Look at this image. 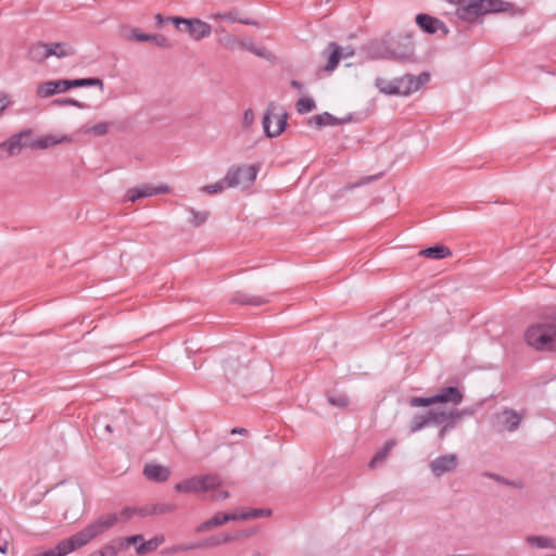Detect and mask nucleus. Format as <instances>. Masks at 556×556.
Instances as JSON below:
<instances>
[{
    "label": "nucleus",
    "mask_w": 556,
    "mask_h": 556,
    "mask_svg": "<svg viewBox=\"0 0 556 556\" xmlns=\"http://www.w3.org/2000/svg\"><path fill=\"white\" fill-rule=\"evenodd\" d=\"M527 343L540 351H556V319L530 326L525 332Z\"/></svg>",
    "instance_id": "nucleus-1"
},
{
    "label": "nucleus",
    "mask_w": 556,
    "mask_h": 556,
    "mask_svg": "<svg viewBox=\"0 0 556 556\" xmlns=\"http://www.w3.org/2000/svg\"><path fill=\"white\" fill-rule=\"evenodd\" d=\"M509 3L503 0H470L456 9V15L466 22H473L488 13L507 11Z\"/></svg>",
    "instance_id": "nucleus-2"
},
{
    "label": "nucleus",
    "mask_w": 556,
    "mask_h": 556,
    "mask_svg": "<svg viewBox=\"0 0 556 556\" xmlns=\"http://www.w3.org/2000/svg\"><path fill=\"white\" fill-rule=\"evenodd\" d=\"M464 395L457 387H446L432 396H413L408 403L410 407H427L437 403H451L458 405L463 402Z\"/></svg>",
    "instance_id": "nucleus-3"
},
{
    "label": "nucleus",
    "mask_w": 556,
    "mask_h": 556,
    "mask_svg": "<svg viewBox=\"0 0 556 556\" xmlns=\"http://www.w3.org/2000/svg\"><path fill=\"white\" fill-rule=\"evenodd\" d=\"M287 119L288 113L270 102L262 121L265 135L269 138L279 136L286 129Z\"/></svg>",
    "instance_id": "nucleus-4"
},
{
    "label": "nucleus",
    "mask_w": 556,
    "mask_h": 556,
    "mask_svg": "<svg viewBox=\"0 0 556 556\" xmlns=\"http://www.w3.org/2000/svg\"><path fill=\"white\" fill-rule=\"evenodd\" d=\"M222 484L217 475L194 476L176 483L175 490L179 493L206 492L218 488Z\"/></svg>",
    "instance_id": "nucleus-5"
},
{
    "label": "nucleus",
    "mask_w": 556,
    "mask_h": 556,
    "mask_svg": "<svg viewBox=\"0 0 556 556\" xmlns=\"http://www.w3.org/2000/svg\"><path fill=\"white\" fill-rule=\"evenodd\" d=\"M175 27L182 33H187L191 39L200 41L212 34V27L208 23L200 18L169 17Z\"/></svg>",
    "instance_id": "nucleus-6"
},
{
    "label": "nucleus",
    "mask_w": 556,
    "mask_h": 556,
    "mask_svg": "<svg viewBox=\"0 0 556 556\" xmlns=\"http://www.w3.org/2000/svg\"><path fill=\"white\" fill-rule=\"evenodd\" d=\"M258 166L254 164H243L240 166H230L225 175L228 188L242 186L250 187L256 179Z\"/></svg>",
    "instance_id": "nucleus-7"
},
{
    "label": "nucleus",
    "mask_w": 556,
    "mask_h": 556,
    "mask_svg": "<svg viewBox=\"0 0 556 556\" xmlns=\"http://www.w3.org/2000/svg\"><path fill=\"white\" fill-rule=\"evenodd\" d=\"M430 80V74L427 72L420 73L418 76L406 74L395 78V84L400 89V96H409L418 91L422 86Z\"/></svg>",
    "instance_id": "nucleus-8"
},
{
    "label": "nucleus",
    "mask_w": 556,
    "mask_h": 556,
    "mask_svg": "<svg viewBox=\"0 0 556 556\" xmlns=\"http://www.w3.org/2000/svg\"><path fill=\"white\" fill-rule=\"evenodd\" d=\"M522 416L514 409L505 408L495 414L494 426L498 431L514 432L518 429Z\"/></svg>",
    "instance_id": "nucleus-9"
},
{
    "label": "nucleus",
    "mask_w": 556,
    "mask_h": 556,
    "mask_svg": "<svg viewBox=\"0 0 556 556\" xmlns=\"http://www.w3.org/2000/svg\"><path fill=\"white\" fill-rule=\"evenodd\" d=\"M457 466L458 457L455 454L441 455L429 463V469L437 478L454 472Z\"/></svg>",
    "instance_id": "nucleus-10"
},
{
    "label": "nucleus",
    "mask_w": 556,
    "mask_h": 556,
    "mask_svg": "<svg viewBox=\"0 0 556 556\" xmlns=\"http://www.w3.org/2000/svg\"><path fill=\"white\" fill-rule=\"evenodd\" d=\"M29 134L30 130H22L11 136L8 140L0 143V151L4 150L7 157L17 155L24 148H29V140H26Z\"/></svg>",
    "instance_id": "nucleus-11"
},
{
    "label": "nucleus",
    "mask_w": 556,
    "mask_h": 556,
    "mask_svg": "<svg viewBox=\"0 0 556 556\" xmlns=\"http://www.w3.org/2000/svg\"><path fill=\"white\" fill-rule=\"evenodd\" d=\"M68 90L67 79L47 80L40 83L36 88V94L39 98H49L56 93H63Z\"/></svg>",
    "instance_id": "nucleus-12"
},
{
    "label": "nucleus",
    "mask_w": 556,
    "mask_h": 556,
    "mask_svg": "<svg viewBox=\"0 0 556 556\" xmlns=\"http://www.w3.org/2000/svg\"><path fill=\"white\" fill-rule=\"evenodd\" d=\"M416 23L427 34H435L439 30L444 35L448 33V28L441 20L426 13L418 14Z\"/></svg>",
    "instance_id": "nucleus-13"
},
{
    "label": "nucleus",
    "mask_w": 556,
    "mask_h": 556,
    "mask_svg": "<svg viewBox=\"0 0 556 556\" xmlns=\"http://www.w3.org/2000/svg\"><path fill=\"white\" fill-rule=\"evenodd\" d=\"M134 516H138L137 507H125L121 510V513L116 514H108L99 517L97 520L91 522L90 525H94L99 521H110V525L102 531V534L114 527L119 521H127L131 519Z\"/></svg>",
    "instance_id": "nucleus-14"
},
{
    "label": "nucleus",
    "mask_w": 556,
    "mask_h": 556,
    "mask_svg": "<svg viewBox=\"0 0 556 556\" xmlns=\"http://www.w3.org/2000/svg\"><path fill=\"white\" fill-rule=\"evenodd\" d=\"M72 139L67 135L56 136V135H47L36 140H29V148L34 150H45L50 147L71 142Z\"/></svg>",
    "instance_id": "nucleus-15"
},
{
    "label": "nucleus",
    "mask_w": 556,
    "mask_h": 556,
    "mask_svg": "<svg viewBox=\"0 0 556 556\" xmlns=\"http://www.w3.org/2000/svg\"><path fill=\"white\" fill-rule=\"evenodd\" d=\"M210 18L213 21L223 20V21H228L231 23H240L243 25H251V26L258 25V23L254 20L241 17L238 9H231V10L224 11V12L212 13L210 15Z\"/></svg>",
    "instance_id": "nucleus-16"
},
{
    "label": "nucleus",
    "mask_w": 556,
    "mask_h": 556,
    "mask_svg": "<svg viewBox=\"0 0 556 556\" xmlns=\"http://www.w3.org/2000/svg\"><path fill=\"white\" fill-rule=\"evenodd\" d=\"M143 473L151 481L164 482L169 478L170 469L166 466L151 463L144 466Z\"/></svg>",
    "instance_id": "nucleus-17"
},
{
    "label": "nucleus",
    "mask_w": 556,
    "mask_h": 556,
    "mask_svg": "<svg viewBox=\"0 0 556 556\" xmlns=\"http://www.w3.org/2000/svg\"><path fill=\"white\" fill-rule=\"evenodd\" d=\"M323 55L328 59L324 70L326 72H333L342 58V49L338 43L331 41L327 45Z\"/></svg>",
    "instance_id": "nucleus-18"
},
{
    "label": "nucleus",
    "mask_w": 556,
    "mask_h": 556,
    "mask_svg": "<svg viewBox=\"0 0 556 556\" xmlns=\"http://www.w3.org/2000/svg\"><path fill=\"white\" fill-rule=\"evenodd\" d=\"M470 414H472V412L470 409H463V410L452 409V410H450L447 420L442 424L443 427L441 428V430L438 433L439 439L442 440L448 431L453 430L456 427L457 421L462 417H464L466 415H470Z\"/></svg>",
    "instance_id": "nucleus-19"
},
{
    "label": "nucleus",
    "mask_w": 556,
    "mask_h": 556,
    "mask_svg": "<svg viewBox=\"0 0 556 556\" xmlns=\"http://www.w3.org/2000/svg\"><path fill=\"white\" fill-rule=\"evenodd\" d=\"M49 58L55 56L58 59H63L71 56L75 53V49L68 42H51L47 43Z\"/></svg>",
    "instance_id": "nucleus-20"
},
{
    "label": "nucleus",
    "mask_w": 556,
    "mask_h": 556,
    "mask_svg": "<svg viewBox=\"0 0 556 556\" xmlns=\"http://www.w3.org/2000/svg\"><path fill=\"white\" fill-rule=\"evenodd\" d=\"M343 122L344 121L337 118L336 116L328 112L314 115L308 119V124L315 126L316 128H323L325 126H336L342 124Z\"/></svg>",
    "instance_id": "nucleus-21"
},
{
    "label": "nucleus",
    "mask_w": 556,
    "mask_h": 556,
    "mask_svg": "<svg viewBox=\"0 0 556 556\" xmlns=\"http://www.w3.org/2000/svg\"><path fill=\"white\" fill-rule=\"evenodd\" d=\"M28 58L36 63H43L49 59L48 46L45 42H37L28 50Z\"/></svg>",
    "instance_id": "nucleus-22"
},
{
    "label": "nucleus",
    "mask_w": 556,
    "mask_h": 556,
    "mask_svg": "<svg viewBox=\"0 0 556 556\" xmlns=\"http://www.w3.org/2000/svg\"><path fill=\"white\" fill-rule=\"evenodd\" d=\"M526 542L528 544H530L532 547L539 548V549H545V548L554 549V548H556V541L554 539H552V538H548V536L529 535V536L526 538Z\"/></svg>",
    "instance_id": "nucleus-23"
},
{
    "label": "nucleus",
    "mask_w": 556,
    "mask_h": 556,
    "mask_svg": "<svg viewBox=\"0 0 556 556\" xmlns=\"http://www.w3.org/2000/svg\"><path fill=\"white\" fill-rule=\"evenodd\" d=\"M67 85L68 90L78 87H98L100 91L104 90L103 80L97 77L67 79Z\"/></svg>",
    "instance_id": "nucleus-24"
},
{
    "label": "nucleus",
    "mask_w": 556,
    "mask_h": 556,
    "mask_svg": "<svg viewBox=\"0 0 556 556\" xmlns=\"http://www.w3.org/2000/svg\"><path fill=\"white\" fill-rule=\"evenodd\" d=\"M419 255L432 258V260H442L452 255V252L448 248L444 245H434L427 249H424L419 252Z\"/></svg>",
    "instance_id": "nucleus-25"
},
{
    "label": "nucleus",
    "mask_w": 556,
    "mask_h": 556,
    "mask_svg": "<svg viewBox=\"0 0 556 556\" xmlns=\"http://www.w3.org/2000/svg\"><path fill=\"white\" fill-rule=\"evenodd\" d=\"M375 87L387 96H400V89L395 84V78L392 80H387L382 77H377L375 79Z\"/></svg>",
    "instance_id": "nucleus-26"
},
{
    "label": "nucleus",
    "mask_w": 556,
    "mask_h": 556,
    "mask_svg": "<svg viewBox=\"0 0 556 556\" xmlns=\"http://www.w3.org/2000/svg\"><path fill=\"white\" fill-rule=\"evenodd\" d=\"M232 540H235V536L232 534L227 533V534H223V535L211 536L208 539L195 542V545H197V548L208 547V546L210 547L218 546L222 544H226Z\"/></svg>",
    "instance_id": "nucleus-27"
},
{
    "label": "nucleus",
    "mask_w": 556,
    "mask_h": 556,
    "mask_svg": "<svg viewBox=\"0 0 556 556\" xmlns=\"http://www.w3.org/2000/svg\"><path fill=\"white\" fill-rule=\"evenodd\" d=\"M165 542L164 535H155L154 538L142 542L137 548L136 552L138 555H144L149 552L155 551L160 545Z\"/></svg>",
    "instance_id": "nucleus-28"
},
{
    "label": "nucleus",
    "mask_w": 556,
    "mask_h": 556,
    "mask_svg": "<svg viewBox=\"0 0 556 556\" xmlns=\"http://www.w3.org/2000/svg\"><path fill=\"white\" fill-rule=\"evenodd\" d=\"M429 426H430L429 412L421 413V414H415L410 421L409 431L412 433H415V432H418Z\"/></svg>",
    "instance_id": "nucleus-29"
},
{
    "label": "nucleus",
    "mask_w": 556,
    "mask_h": 556,
    "mask_svg": "<svg viewBox=\"0 0 556 556\" xmlns=\"http://www.w3.org/2000/svg\"><path fill=\"white\" fill-rule=\"evenodd\" d=\"M232 302L233 303H238V304H241V305H262L264 303L267 302V300L263 296H252V295H249V294H245V293H237L233 298H232Z\"/></svg>",
    "instance_id": "nucleus-30"
},
{
    "label": "nucleus",
    "mask_w": 556,
    "mask_h": 556,
    "mask_svg": "<svg viewBox=\"0 0 556 556\" xmlns=\"http://www.w3.org/2000/svg\"><path fill=\"white\" fill-rule=\"evenodd\" d=\"M187 211L191 214L189 223L194 227H200L208 219V211H195L193 207H188Z\"/></svg>",
    "instance_id": "nucleus-31"
},
{
    "label": "nucleus",
    "mask_w": 556,
    "mask_h": 556,
    "mask_svg": "<svg viewBox=\"0 0 556 556\" xmlns=\"http://www.w3.org/2000/svg\"><path fill=\"white\" fill-rule=\"evenodd\" d=\"M241 49H244L260 58H267L268 53L265 48L257 47L252 38L241 40Z\"/></svg>",
    "instance_id": "nucleus-32"
},
{
    "label": "nucleus",
    "mask_w": 556,
    "mask_h": 556,
    "mask_svg": "<svg viewBox=\"0 0 556 556\" xmlns=\"http://www.w3.org/2000/svg\"><path fill=\"white\" fill-rule=\"evenodd\" d=\"M270 515H271L270 509L253 508V509H249V510H245V511L237 515V520L268 517Z\"/></svg>",
    "instance_id": "nucleus-33"
},
{
    "label": "nucleus",
    "mask_w": 556,
    "mask_h": 556,
    "mask_svg": "<svg viewBox=\"0 0 556 556\" xmlns=\"http://www.w3.org/2000/svg\"><path fill=\"white\" fill-rule=\"evenodd\" d=\"M219 43L227 50L235 51L241 48V39L232 34H226L219 39Z\"/></svg>",
    "instance_id": "nucleus-34"
},
{
    "label": "nucleus",
    "mask_w": 556,
    "mask_h": 556,
    "mask_svg": "<svg viewBox=\"0 0 556 556\" xmlns=\"http://www.w3.org/2000/svg\"><path fill=\"white\" fill-rule=\"evenodd\" d=\"M295 109L299 114H305L316 109V103L312 98H301L295 103Z\"/></svg>",
    "instance_id": "nucleus-35"
},
{
    "label": "nucleus",
    "mask_w": 556,
    "mask_h": 556,
    "mask_svg": "<svg viewBox=\"0 0 556 556\" xmlns=\"http://www.w3.org/2000/svg\"><path fill=\"white\" fill-rule=\"evenodd\" d=\"M226 188H228V184L226 181V178L224 177V179L222 180L202 187L201 190L207 194H217L222 193Z\"/></svg>",
    "instance_id": "nucleus-36"
},
{
    "label": "nucleus",
    "mask_w": 556,
    "mask_h": 556,
    "mask_svg": "<svg viewBox=\"0 0 556 556\" xmlns=\"http://www.w3.org/2000/svg\"><path fill=\"white\" fill-rule=\"evenodd\" d=\"M327 401L330 405L340 407V408H344L350 404V400H349L348 395H345L343 393L328 394Z\"/></svg>",
    "instance_id": "nucleus-37"
},
{
    "label": "nucleus",
    "mask_w": 556,
    "mask_h": 556,
    "mask_svg": "<svg viewBox=\"0 0 556 556\" xmlns=\"http://www.w3.org/2000/svg\"><path fill=\"white\" fill-rule=\"evenodd\" d=\"M448 418V413L441 409L429 410L430 426H439L445 422Z\"/></svg>",
    "instance_id": "nucleus-38"
},
{
    "label": "nucleus",
    "mask_w": 556,
    "mask_h": 556,
    "mask_svg": "<svg viewBox=\"0 0 556 556\" xmlns=\"http://www.w3.org/2000/svg\"><path fill=\"white\" fill-rule=\"evenodd\" d=\"M127 40L146 42L149 40V34L142 33L139 28H130L124 33Z\"/></svg>",
    "instance_id": "nucleus-39"
},
{
    "label": "nucleus",
    "mask_w": 556,
    "mask_h": 556,
    "mask_svg": "<svg viewBox=\"0 0 556 556\" xmlns=\"http://www.w3.org/2000/svg\"><path fill=\"white\" fill-rule=\"evenodd\" d=\"M109 131V124L108 123H99L91 127H86L84 129L85 134H92L94 136L101 137L106 135Z\"/></svg>",
    "instance_id": "nucleus-40"
},
{
    "label": "nucleus",
    "mask_w": 556,
    "mask_h": 556,
    "mask_svg": "<svg viewBox=\"0 0 556 556\" xmlns=\"http://www.w3.org/2000/svg\"><path fill=\"white\" fill-rule=\"evenodd\" d=\"M215 527L222 526L228 521L237 520V514H217L212 517Z\"/></svg>",
    "instance_id": "nucleus-41"
},
{
    "label": "nucleus",
    "mask_w": 556,
    "mask_h": 556,
    "mask_svg": "<svg viewBox=\"0 0 556 556\" xmlns=\"http://www.w3.org/2000/svg\"><path fill=\"white\" fill-rule=\"evenodd\" d=\"M192 549H197L195 543H185V544L174 545V546L167 548L165 551V553H167V554H176V553L186 552V551H192Z\"/></svg>",
    "instance_id": "nucleus-42"
},
{
    "label": "nucleus",
    "mask_w": 556,
    "mask_h": 556,
    "mask_svg": "<svg viewBox=\"0 0 556 556\" xmlns=\"http://www.w3.org/2000/svg\"><path fill=\"white\" fill-rule=\"evenodd\" d=\"M155 505V515H163L173 513L177 509V505L174 503H159Z\"/></svg>",
    "instance_id": "nucleus-43"
},
{
    "label": "nucleus",
    "mask_w": 556,
    "mask_h": 556,
    "mask_svg": "<svg viewBox=\"0 0 556 556\" xmlns=\"http://www.w3.org/2000/svg\"><path fill=\"white\" fill-rule=\"evenodd\" d=\"M148 41H151L155 46L161 47V48H169L170 47V43L167 40V38L161 34L149 35Z\"/></svg>",
    "instance_id": "nucleus-44"
},
{
    "label": "nucleus",
    "mask_w": 556,
    "mask_h": 556,
    "mask_svg": "<svg viewBox=\"0 0 556 556\" xmlns=\"http://www.w3.org/2000/svg\"><path fill=\"white\" fill-rule=\"evenodd\" d=\"M54 104H58V105H73V106H76L78 109H86L87 105L83 102H79L75 99H72V98H62V99H56L53 101Z\"/></svg>",
    "instance_id": "nucleus-45"
},
{
    "label": "nucleus",
    "mask_w": 556,
    "mask_h": 556,
    "mask_svg": "<svg viewBox=\"0 0 556 556\" xmlns=\"http://www.w3.org/2000/svg\"><path fill=\"white\" fill-rule=\"evenodd\" d=\"M380 177V175H372V176H365L363 178H361L358 181L354 182V184H350V185H346L343 189L344 190H352L356 187H361V186H364L366 184H369L376 179H378Z\"/></svg>",
    "instance_id": "nucleus-46"
},
{
    "label": "nucleus",
    "mask_w": 556,
    "mask_h": 556,
    "mask_svg": "<svg viewBox=\"0 0 556 556\" xmlns=\"http://www.w3.org/2000/svg\"><path fill=\"white\" fill-rule=\"evenodd\" d=\"M255 121V114L252 109H248L244 111L243 118H242V126L244 128H250Z\"/></svg>",
    "instance_id": "nucleus-47"
},
{
    "label": "nucleus",
    "mask_w": 556,
    "mask_h": 556,
    "mask_svg": "<svg viewBox=\"0 0 556 556\" xmlns=\"http://www.w3.org/2000/svg\"><path fill=\"white\" fill-rule=\"evenodd\" d=\"M388 456V448H382L381 451H379L371 459L369 466L371 468H375L377 465H379L380 463H382Z\"/></svg>",
    "instance_id": "nucleus-48"
},
{
    "label": "nucleus",
    "mask_w": 556,
    "mask_h": 556,
    "mask_svg": "<svg viewBox=\"0 0 556 556\" xmlns=\"http://www.w3.org/2000/svg\"><path fill=\"white\" fill-rule=\"evenodd\" d=\"M138 516L140 517H148L155 515V505L154 504H148L142 507H137Z\"/></svg>",
    "instance_id": "nucleus-49"
},
{
    "label": "nucleus",
    "mask_w": 556,
    "mask_h": 556,
    "mask_svg": "<svg viewBox=\"0 0 556 556\" xmlns=\"http://www.w3.org/2000/svg\"><path fill=\"white\" fill-rule=\"evenodd\" d=\"M141 191L139 187L131 188L126 193V200L130 202H136L137 200L142 198Z\"/></svg>",
    "instance_id": "nucleus-50"
},
{
    "label": "nucleus",
    "mask_w": 556,
    "mask_h": 556,
    "mask_svg": "<svg viewBox=\"0 0 556 556\" xmlns=\"http://www.w3.org/2000/svg\"><path fill=\"white\" fill-rule=\"evenodd\" d=\"M235 369H236V362L227 361L224 366V370H225L226 378L228 380L235 378V376H236Z\"/></svg>",
    "instance_id": "nucleus-51"
},
{
    "label": "nucleus",
    "mask_w": 556,
    "mask_h": 556,
    "mask_svg": "<svg viewBox=\"0 0 556 556\" xmlns=\"http://www.w3.org/2000/svg\"><path fill=\"white\" fill-rule=\"evenodd\" d=\"M101 556H116L118 549L113 544H106L102 548L99 549Z\"/></svg>",
    "instance_id": "nucleus-52"
},
{
    "label": "nucleus",
    "mask_w": 556,
    "mask_h": 556,
    "mask_svg": "<svg viewBox=\"0 0 556 556\" xmlns=\"http://www.w3.org/2000/svg\"><path fill=\"white\" fill-rule=\"evenodd\" d=\"M384 58L387 59H393V60H401V61H404V60H407L409 58L408 54H404V53H396L394 51H387L384 54H383Z\"/></svg>",
    "instance_id": "nucleus-53"
},
{
    "label": "nucleus",
    "mask_w": 556,
    "mask_h": 556,
    "mask_svg": "<svg viewBox=\"0 0 556 556\" xmlns=\"http://www.w3.org/2000/svg\"><path fill=\"white\" fill-rule=\"evenodd\" d=\"M139 188H140L141 193H144V194H142V198L155 195L154 187H152V186L143 185Z\"/></svg>",
    "instance_id": "nucleus-54"
},
{
    "label": "nucleus",
    "mask_w": 556,
    "mask_h": 556,
    "mask_svg": "<svg viewBox=\"0 0 556 556\" xmlns=\"http://www.w3.org/2000/svg\"><path fill=\"white\" fill-rule=\"evenodd\" d=\"M212 522H213V519L210 518L208 520H206V521L202 522L201 525H199L197 527V531L198 532H202V531L208 530L211 528H214L215 526Z\"/></svg>",
    "instance_id": "nucleus-55"
},
{
    "label": "nucleus",
    "mask_w": 556,
    "mask_h": 556,
    "mask_svg": "<svg viewBox=\"0 0 556 556\" xmlns=\"http://www.w3.org/2000/svg\"><path fill=\"white\" fill-rule=\"evenodd\" d=\"M168 191H169V188L167 186H165V185L154 187L155 195L156 194L167 193Z\"/></svg>",
    "instance_id": "nucleus-56"
},
{
    "label": "nucleus",
    "mask_w": 556,
    "mask_h": 556,
    "mask_svg": "<svg viewBox=\"0 0 556 556\" xmlns=\"http://www.w3.org/2000/svg\"><path fill=\"white\" fill-rule=\"evenodd\" d=\"M8 104L7 97L0 93V114L7 109Z\"/></svg>",
    "instance_id": "nucleus-57"
},
{
    "label": "nucleus",
    "mask_w": 556,
    "mask_h": 556,
    "mask_svg": "<svg viewBox=\"0 0 556 556\" xmlns=\"http://www.w3.org/2000/svg\"><path fill=\"white\" fill-rule=\"evenodd\" d=\"M142 540H143V536L141 534H136V535L129 536L127 539V543L132 544V543H137L139 541H142Z\"/></svg>",
    "instance_id": "nucleus-58"
},
{
    "label": "nucleus",
    "mask_w": 556,
    "mask_h": 556,
    "mask_svg": "<svg viewBox=\"0 0 556 556\" xmlns=\"http://www.w3.org/2000/svg\"><path fill=\"white\" fill-rule=\"evenodd\" d=\"M229 496V493L227 491H220L218 494L214 496V500L216 501H223L226 500Z\"/></svg>",
    "instance_id": "nucleus-59"
},
{
    "label": "nucleus",
    "mask_w": 556,
    "mask_h": 556,
    "mask_svg": "<svg viewBox=\"0 0 556 556\" xmlns=\"http://www.w3.org/2000/svg\"><path fill=\"white\" fill-rule=\"evenodd\" d=\"M231 434H247L248 430L245 428H233L230 431Z\"/></svg>",
    "instance_id": "nucleus-60"
},
{
    "label": "nucleus",
    "mask_w": 556,
    "mask_h": 556,
    "mask_svg": "<svg viewBox=\"0 0 556 556\" xmlns=\"http://www.w3.org/2000/svg\"><path fill=\"white\" fill-rule=\"evenodd\" d=\"M291 86L298 90H301L303 87L302 83H300L299 80H291Z\"/></svg>",
    "instance_id": "nucleus-61"
},
{
    "label": "nucleus",
    "mask_w": 556,
    "mask_h": 556,
    "mask_svg": "<svg viewBox=\"0 0 556 556\" xmlns=\"http://www.w3.org/2000/svg\"><path fill=\"white\" fill-rule=\"evenodd\" d=\"M394 441H389L386 443L383 448H388V453L391 451V448L394 446Z\"/></svg>",
    "instance_id": "nucleus-62"
},
{
    "label": "nucleus",
    "mask_w": 556,
    "mask_h": 556,
    "mask_svg": "<svg viewBox=\"0 0 556 556\" xmlns=\"http://www.w3.org/2000/svg\"><path fill=\"white\" fill-rule=\"evenodd\" d=\"M8 552V543L0 545V553L5 554Z\"/></svg>",
    "instance_id": "nucleus-63"
},
{
    "label": "nucleus",
    "mask_w": 556,
    "mask_h": 556,
    "mask_svg": "<svg viewBox=\"0 0 556 556\" xmlns=\"http://www.w3.org/2000/svg\"><path fill=\"white\" fill-rule=\"evenodd\" d=\"M354 54L353 50L345 51V53H342V56H352Z\"/></svg>",
    "instance_id": "nucleus-64"
}]
</instances>
